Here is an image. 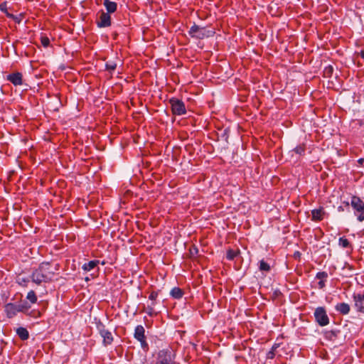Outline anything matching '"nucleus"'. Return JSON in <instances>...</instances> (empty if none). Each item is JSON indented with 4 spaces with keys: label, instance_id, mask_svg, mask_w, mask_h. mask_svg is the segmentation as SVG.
I'll return each instance as SVG.
<instances>
[{
    "label": "nucleus",
    "instance_id": "6ab92c4d",
    "mask_svg": "<svg viewBox=\"0 0 364 364\" xmlns=\"http://www.w3.org/2000/svg\"><path fill=\"white\" fill-rule=\"evenodd\" d=\"M99 264L98 260H92L87 263H85L82 266V269L85 272H90L93 269Z\"/></svg>",
    "mask_w": 364,
    "mask_h": 364
},
{
    "label": "nucleus",
    "instance_id": "7c9ffc66",
    "mask_svg": "<svg viewBox=\"0 0 364 364\" xmlns=\"http://www.w3.org/2000/svg\"><path fill=\"white\" fill-rule=\"evenodd\" d=\"M360 56H361V58H363V59H364V50H361V52H360Z\"/></svg>",
    "mask_w": 364,
    "mask_h": 364
},
{
    "label": "nucleus",
    "instance_id": "ddd939ff",
    "mask_svg": "<svg viewBox=\"0 0 364 364\" xmlns=\"http://www.w3.org/2000/svg\"><path fill=\"white\" fill-rule=\"evenodd\" d=\"M325 215V211L323 208L314 209L311 210L312 220L321 221L323 220Z\"/></svg>",
    "mask_w": 364,
    "mask_h": 364
},
{
    "label": "nucleus",
    "instance_id": "0eeeda50",
    "mask_svg": "<svg viewBox=\"0 0 364 364\" xmlns=\"http://www.w3.org/2000/svg\"><path fill=\"white\" fill-rule=\"evenodd\" d=\"M97 327L101 337L103 338V344L105 346L110 345L113 341L112 333L101 323H98Z\"/></svg>",
    "mask_w": 364,
    "mask_h": 364
},
{
    "label": "nucleus",
    "instance_id": "7ed1b4c3",
    "mask_svg": "<svg viewBox=\"0 0 364 364\" xmlns=\"http://www.w3.org/2000/svg\"><path fill=\"white\" fill-rule=\"evenodd\" d=\"M188 34L194 38L203 39L213 35V32L208 31L204 27H200L196 24L192 26L188 31Z\"/></svg>",
    "mask_w": 364,
    "mask_h": 364
},
{
    "label": "nucleus",
    "instance_id": "a211bd4d",
    "mask_svg": "<svg viewBox=\"0 0 364 364\" xmlns=\"http://www.w3.org/2000/svg\"><path fill=\"white\" fill-rule=\"evenodd\" d=\"M170 295L173 299H179L182 298V296H183V291L179 287H173L171 290Z\"/></svg>",
    "mask_w": 364,
    "mask_h": 364
},
{
    "label": "nucleus",
    "instance_id": "2eb2a0df",
    "mask_svg": "<svg viewBox=\"0 0 364 364\" xmlns=\"http://www.w3.org/2000/svg\"><path fill=\"white\" fill-rule=\"evenodd\" d=\"M145 329L143 326L138 325L136 326L134 333V337L135 339L141 340L143 338H145Z\"/></svg>",
    "mask_w": 364,
    "mask_h": 364
},
{
    "label": "nucleus",
    "instance_id": "9d476101",
    "mask_svg": "<svg viewBox=\"0 0 364 364\" xmlns=\"http://www.w3.org/2000/svg\"><path fill=\"white\" fill-rule=\"evenodd\" d=\"M23 310V306L9 303L5 306V311L9 318H12L16 315L18 312Z\"/></svg>",
    "mask_w": 364,
    "mask_h": 364
},
{
    "label": "nucleus",
    "instance_id": "b1692460",
    "mask_svg": "<svg viewBox=\"0 0 364 364\" xmlns=\"http://www.w3.org/2000/svg\"><path fill=\"white\" fill-rule=\"evenodd\" d=\"M296 154L301 156L305 152V145L304 144H299L296 147H295L293 150Z\"/></svg>",
    "mask_w": 364,
    "mask_h": 364
},
{
    "label": "nucleus",
    "instance_id": "20e7f679",
    "mask_svg": "<svg viewBox=\"0 0 364 364\" xmlns=\"http://www.w3.org/2000/svg\"><path fill=\"white\" fill-rule=\"evenodd\" d=\"M174 354L170 349L159 350L156 364H173Z\"/></svg>",
    "mask_w": 364,
    "mask_h": 364
},
{
    "label": "nucleus",
    "instance_id": "9b49d317",
    "mask_svg": "<svg viewBox=\"0 0 364 364\" xmlns=\"http://www.w3.org/2000/svg\"><path fill=\"white\" fill-rule=\"evenodd\" d=\"M6 80L11 82L14 86L23 85V75L21 73H13L6 76Z\"/></svg>",
    "mask_w": 364,
    "mask_h": 364
},
{
    "label": "nucleus",
    "instance_id": "5701e85b",
    "mask_svg": "<svg viewBox=\"0 0 364 364\" xmlns=\"http://www.w3.org/2000/svg\"><path fill=\"white\" fill-rule=\"evenodd\" d=\"M156 305V302H151L150 304H149L146 309V313L149 316H153L155 314L154 311V306Z\"/></svg>",
    "mask_w": 364,
    "mask_h": 364
},
{
    "label": "nucleus",
    "instance_id": "423d86ee",
    "mask_svg": "<svg viewBox=\"0 0 364 364\" xmlns=\"http://www.w3.org/2000/svg\"><path fill=\"white\" fill-rule=\"evenodd\" d=\"M314 317L316 322L321 326H325L329 323V318L323 307H318L314 311Z\"/></svg>",
    "mask_w": 364,
    "mask_h": 364
},
{
    "label": "nucleus",
    "instance_id": "4be33fe9",
    "mask_svg": "<svg viewBox=\"0 0 364 364\" xmlns=\"http://www.w3.org/2000/svg\"><path fill=\"white\" fill-rule=\"evenodd\" d=\"M338 244L341 247L343 248H347L350 247V242L348 240L344 237H341L339 238Z\"/></svg>",
    "mask_w": 364,
    "mask_h": 364
},
{
    "label": "nucleus",
    "instance_id": "aec40b11",
    "mask_svg": "<svg viewBox=\"0 0 364 364\" xmlns=\"http://www.w3.org/2000/svg\"><path fill=\"white\" fill-rule=\"evenodd\" d=\"M270 265L266 262L264 259H262L259 262V269L262 272H269Z\"/></svg>",
    "mask_w": 364,
    "mask_h": 364
},
{
    "label": "nucleus",
    "instance_id": "f257e3e1",
    "mask_svg": "<svg viewBox=\"0 0 364 364\" xmlns=\"http://www.w3.org/2000/svg\"><path fill=\"white\" fill-rule=\"evenodd\" d=\"M55 270L56 268H53L49 262H43L33 272L32 282L37 284L49 282L54 277Z\"/></svg>",
    "mask_w": 364,
    "mask_h": 364
},
{
    "label": "nucleus",
    "instance_id": "c85d7f7f",
    "mask_svg": "<svg viewBox=\"0 0 364 364\" xmlns=\"http://www.w3.org/2000/svg\"><path fill=\"white\" fill-rule=\"evenodd\" d=\"M140 343H141V346L143 349H147L148 348V343L146 341V338H143L141 340H138Z\"/></svg>",
    "mask_w": 364,
    "mask_h": 364
},
{
    "label": "nucleus",
    "instance_id": "393cba45",
    "mask_svg": "<svg viewBox=\"0 0 364 364\" xmlns=\"http://www.w3.org/2000/svg\"><path fill=\"white\" fill-rule=\"evenodd\" d=\"M237 254L238 252L237 251L229 250L227 252L226 257L228 260H232L237 257Z\"/></svg>",
    "mask_w": 364,
    "mask_h": 364
},
{
    "label": "nucleus",
    "instance_id": "6e6552de",
    "mask_svg": "<svg viewBox=\"0 0 364 364\" xmlns=\"http://www.w3.org/2000/svg\"><path fill=\"white\" fill-rule=\"evenodd\" d=\"M354 306L358 312L364 313V292L354 293L353 295Z\"/></svg>",
    "mask_w": 364,
    "mask_h": 364
},
{
    "label": "nucleus",
    "instance_id": "bb28decb",
    "mask_svg": "<svg viewBox=\"0 0 364 364\" xmlns=\"http://www.w3.org/2000/svg\"><path fill=\"white\" fill-rule=\"evenodd\" d=\"M117 64L114 62H107L106 63V68L109 71H113L116 69Z\"/></svg>",
    "mask_w": 364,
    "mask_h": 364
},
{
    "label": "nucleus",
    "instance_id": "cd10ccee",
    "mask_svg": "<svg viewBox=\"0 0 364 364\" xmlns=\"http://www.w3.org/2000/svg\"><path fill=\"white\" fill-rule=\"evenodd\" d=\"M158 297V293L156 292V291H152L149 296V300L151 301V302H156V298Z\"/></svg>",
    "mask_w": 364,
    "mask_h": 364
},
{
    "label": "nucleus",
    "instance_id": "412c9836",
    "mask_svg": "<svg viewBox=\"0 0 364 364\" xmlns=\"http://www.w3.org/2000/svg\"><path fill=\"white\" fill-rule=\"evenodd\" d=\"M26 299L31 303L35 304L37 301V296L36 295V293L33 290H31L28 291Z\"/></svg>",
    "mask_w": 364,
    "mask_h": 364
},
{
    "label": "nucleus",
    "instance_id": "f3484780",
    "mask_svg": "<svg viewBox=\"0 0 364 364\" xmlns=\"http://www.w3.org/2000/svg\"><path fill=\"white\" fill-rule=\"evenodd\" d=\"M16 333L18 336V337L23 341L27 340L29 337L28 330L23 327L18 328L16 329Z\"/></svg>",
    "mask_w": 364,
    "mask_h": 364
},
{
    "label": "nucleus",
    "instance_id": "4468645a",
    "mask_svg": "<svg viewBox=\"0 0 364 364\" xmlns=\"http://www.w3.org/2000/svg\"><path fill=\"white\" fill-rule=\"evenodd\" d=\"M335 309L342 315H347L350 310L349 304L344 302L337 304Z\"/></svg>",
    "mask_w": 364,
    "mask_h": 364
},
{
    "label": "nucleus",
    "instance_id": "f03ea898",
    "mask_svg": "<svg viewBox=\"0 0 364 364\" xmlns=\"http://www.w3.org/2000/svg\"><path fill=\"white\" fill-rule=\"evenodd\" d=\"M350 205L355 210V214L360 222L364 220V202L358 196L351 198Z\"/></svg>",
    "mask_w": 364,
    "mask_h": 364
},
{
    "label": "nucleus",
    "instance_id": "c756f323",
    "mask_svg": "<svg viewBox=\"0 0 364 364\" xmlns=\"http://www.w3.org/2000/svg\"><path fill=\"white\" fill-rule=\"evenodd\" d=\"M332 72H333V68H332V67L329 66V67H326V68H325V71H324L325 75H327V74H328V75H330V74H331V73H332Z\"/></svg>",
    "mask_w": 364,
    "mask_h": 364
},
{
    "label": "nucleus",
    "instance_id": "39448f33",
    "mask_svg": "<svg viewBox=\"0 0 364 364\" xmlns=\"http://www.w3.org/2000/svg\"><path fill=\"white\" fill-rule=\"evenodd\" d=\"M169 103L173 114L183 115L186 114V109L184 103L181 100L177 98H171L169 100Z\"/></svg>",
    "mask_w": 364,
    "mask_h": 364
},
{
    "label": "nucleus",
    "instance_id": "f8f14e48",
    "mask_svg": "<svg viewBox=\"0 0 364 364\" xmlns=\"http://www.w3.org/2000/svg\"><path fill=\"white\" fill-rule=\"evenodd\" d=\"M316 278L319 280L317 284L318 288L323 289L326 286L328 274L326 272H319L316 274Z\"/></svg>",
    "mask_w": 364,
    "mask_h": 364
},
{
    "label": "nucleus",
    "instance_id": "1a4fd4ad",
    "mask_svg": "<svg viewBox=\"0 0 364 364\" xmlns=\"http://www.w3.org/2000/svg\"><path fill=\"white\" fill-rule=\"evenodd\" d=\"M97 24L100 28L108 27L111 25V17L108 13L103 11H100Z\"/></svg>",
    "mask_w": 364,
    "mask_h": 364
},
{
    "label": "nucleus",
    "instance_id": "a878e982",
    "mask_svg": "<svg viewBox=\"0 0 364 364\" xmlns=\"http://www.w3.org/2000/svg\"><path fill=\"white\" fill-rule=\"evenodd\" d=\"M41 43L42 46L45 48L48 47L50 44V40L49 38L46 36H42L41 37Z\"/></svg>",
    "mask_w": 364,
    "mask_h": 364
},
{
    "label": "nucleus",
    "instance_id": "dca6fc26",
    "mask_svg": "<svg viewBox=\"0 0 364 364\" xmlns=\"http://www.w3.org/2000/svg\"><path fill=\"white\" fill-rule=\"evenodd\" d=\"M103 4L109 14L114 13L117 10V4L114 1H111L110 0H104Z\"/></svg>",
    "mask_w": 364,
    "mask_h": 364
}]
</instances>
